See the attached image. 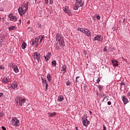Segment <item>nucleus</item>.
<instances>
[{"instance_id": "1", "label": "nucleus", "mask_w": 130, "mask_h": 130, "mask_svg": "<svg viewBox=\"0 0 130 130\" xmlns=\"http://www.w3.org/2000/svg\"><path fill=\"white\" fill-rule=\"evenodd\" d=\"M28 6H29V3L27 1H25L23 4L18 8V13L22 17L28 11Z\"/></svg>"}, {"instance_id": "2", "label": "nucleus", "mask_w": 130, "mask_h": 130, "mask_svg": "<svg viewBox=\"0 0 130 130\" xmlns=\"http://www.w3.org/2000/svg\"><path fill=\"white\" fill-rule=\"evenodd\" d=\"M56 40L59 42L60 46H64V40L61 34L58 33L56 35Z\"/></svg>"}, {"instance_id": "3", "label": "nucleus", "mask_w": 130, "mask_h": 130, "mask_svg": "<svg viewBox=\"0 0 130 130\" xmlns=\"http://www.w3.org/2000/svg\"><path fill=\"white\" fill-rule=\"evenodd\" d=\"M84 1H82V0H76V3L73 6V9L75 10V11H78L79 8L84 7Z\"/></svg>"}, {"instance_id": "4", "label": "nucleus", "mask_w": 130, "mask_h": 130, "mask_svg": "<svg viewBox=\"0 0 130 130\" xmlns=\"http://www.w3.org/2000/svg\"><path fill=\"white\" fill-rule=\"evenodd\" d=\"M15 100L16 101V104H19L20 106L24 105V104L26 102V99H22L20 96H16Z\"/></svg>"}, {"instance_id": "5", "label": "nucleus", "mask_w": 130, "mask_h": 130, "mask_svg": "<svg viewBox=\"0 0 130 130\" xmlns=\"http://www.w3.org/2000/svg\"><path fill=\"white\" fill-rule=\"evenodd\" d=\"M11 121L12 125H13V126H20V120L16 117H13Z\"/></svg>"}, {"instance_id": "6", "label": "nucleus", "mask_w": 130, "mask_h": 130, "mask_svg": "<svg viewBox=\"0 0 130 130\" xmlns=\"http://www.w3.org/2000/svg\"><path fill=\"white\" fill-rule=\"evenodd\" d=\"M103 40V37L100 35H98L94 37L93 41H97V42H102Z\"/></svg>"}, {"instance_id": "7", "label": "nucleus", "mask_w": 130, "mask_h": 130, "mask_svg": "<svg viewBox=\"0 0 130 130\" xmlns=\"http://www.w3.org/2000/svg\"><path fill=\"white\" fill-rule=\"evenodd\" d=\"M82 121L83 125H84V126H87L90 123V121H89L88 119H87V116H86L85 117H84V118H82Z\"/></svg>"}, {"instance_id": "8", "label": "nucleus", "mask_w": 130, "mask_h": 130, "mask_svg": "<svg viewBox=\"0 0 130 130\" xmlns=\"http://www.w3.org/2000/svg\"><path fill=\"white\" fill-rule=\"evenodd\" d=\"M40 57H41V55H40V53L37 52L34 53V59H37V60H38L39 62V60H40Z\"/></svg>"}, {"instance_id": "9", "label": "nucleus", "mask_w": 130, "mask_h": 130, "mask_svg": "<svg viewBox=\"0 0 130 130\" xmlns=\"http://www.w3.org/2000/svg\"><path fill=\"white\" fill-rule=\"evenodd\" d=\"M8 18L10 19L11 21H13V22L17 21V17L13 15V13H10L8 16Z\"/></svg>"}, {"instance_id": "10", "label": "nucleus", "mask_w": 130, "mask_h": 130, "mask_svg": "<svg viewBox=\"0 0 130 130\" xmlns=\"http://www.w3.org/2000/svg\"><path fill=\"white\" fill-rule=\"evenodd\" d=\"M63 10L64 11L65 13H66V14H68L69 16H71L72 12H71V11H70V10H69V7L65 6L64 7H63Z\"/></svg>"}, {"instance_id": "11", "label": "nucleus", "mask_w": 130, "mask_h": 130, "mask_svg": "<svg viewBox=\"0 0 130 130\" xmlns=\"http://www.w3.org/2000/svg\"><path fill=\"white\" fill-rule=\"evenodd\" d=\"M38 41H39V39H38V38H36L34 39H31L30 43L31 45H35V44H37Z\"/></svg>"}, {"instance_id": "12", "label": "nucleus", "mask_w": 130, "mask_h": 130, "mask_svg": "<svg viewBox=\"0 0 130 130\" xmlns=\"http://www.w3.org/2000/svg\"><path fill=\"white\" fill-rule=\"evenodd\" d=\"M12 69L14 72H15L16 74H18V73H19V68H18V66L16 64L12 65Z\"/></svg>"}, {"instance_id": "13", "label": "nucleus", "mask_w": 130, "mask_h": 130, "mask_svg": "<svg viewBox=\"0 0 130 130\" xmlns=\"http://www.w3.org/2000/svg\"><path fill=\"white\" fill-rule=\"evenodd\" d=\"M61 71L62 72V74H66L67 73V65L63 64L61 67Z\"/></svg>"}, {"instance_id": "14", "label": "nucleus", "mask_w": 130, "mask_h": 130, "mask_svg": "<svg viewBox=\"0 0 130 130\" xmlns=\"http://www.w3.org/2000/svg\"><path fill=\"white\" fill-rule=\"evenodd\" d=\"M10 82V79H9V77H4L2 79V83L3 84H8Z\"/></svg>"}, {"instance_id": "15", "label": "nucleus", "mask_w": 130, "mask_h": 130, "mask_svg": "<svg viewBox=\"0 0 130 130\" xmlns=\"http://www.w3.org/2000/svg\"><path fill=\"white\" fill-rule=\"evenodd\" d=\"M17 86H18V83H17V82L13 81L11 85V87L12 88V89H16V88H17Z\"/></svg>"}, {"instance_id": "16", "label": "nucleus", "mask_w": 130, "mask_h": 130, "mask_svg": "<svg viewBox=\"0 0 130 130\" xmlns=\"http://www.w3.org/2000/svg\"><path fill=\"white\" fill-rule=\"evenodd\" d=\"M84 34H85L86 36H88V37H90L91 31H90V30H89L88 29H86L85 32H84Z\"/></svg>"}, {"instance_id": "17", "label": "nucleus", "mask_w": 130, "mask_h": 130, "mask_svg": "<svg viewBox=\"0 0 130 130\" xmlns=\"http://www.w3.org/2000/svg\"><path fill=\"white\" fill-rule=\"evenodd\" d=\"M122 99L124 104H127V103H128V100H127V99L125 98L124 96H123L122 97Z\"/></svg>"}, {"instance_id": "18", "label": "nucleus", "mask_w": 130, "mask_h": 130, "mask_svg": "<svg viewBox=\"0 0 130 130\" xmlns=\"http://www.w3.org/2000/svg\"><path fill=\"white\" fill-rule=\"evenodd\" d=\"M47 58H46V61H48L49 59H50V57H51V52H49L47 54H46Z\"/></svg>"}, {"instance_id": "19", "label": "nucleus", "mask_w": 130, "mask_h": 130, "mask_svg": "<svg viewBox=\"0 0 130 130\" xmlns=\"http://www.w3.org/2000/svg\"><path fill=\"white\" fill-rule=\"evenodd\" d=\"M112 63L113 65V67H117V66H118V61H117V60H112Z\"/></svg>"}, {"instance_id": "20", "label": "nucleus", "mask_w": 130, "mask_h": 130, "mask_svg": "<svg viewBox=\"0 0 130 130\" xmlns=\"http://www.w3.org/2000/svg\"><path fill=\"white\" fill-rule=\"evenodd\" d=\"M87 28H80V27H78L77 28V30L78 31H80V32H82V33H84L85 34V32H86V30Z\"/></svg>"}, {"instance_id": "21", "label": "nucleus", "mask_w": 130, "mask_h": 130, "mask_svg": "<svg viewBox=\"0 0 130 130\" xmlns=\"http://www.w3.org/2000/svg\"><path fill=\"white\" fill-rule=\"evenodd\" d=\"M9 31H13V30H17V26H11L8 28Z\"/></svg>"}, {"instance_id": "22", "label": "nucleus", "mask_w": 130, "mask_h": 130, "mask_svg": "<svg viewBox=\"0 0 130 130\" xmlns=\"http://www.w3.org/2000/svg\"><path fill=\"white\" fill-rule=\"evenodd\" d=\"M47 79L48 82H49V83H50L51 82V76L50 75V74L48 73L47 75Z\"/></svg>"}, {"instance_id": "23", "label": "nucleus", "mask_w": 130, "mask_h": 130, "mask_svg": "<svg viewBox=\"0 0 130 130\" xmlns=\"http://www.w3.org/2000/svg\"><path fill=\"white\" fill-rule=\"evenodd\" d=\"M44 85H46V90L47 91V89H48V81L47 80H45V82L43 83Z\"/></svg>"}, {"instance_id": "24", "label": "nucleus", "mask_w": 130, "mask_h": 130, "mask_svg": "<svg viewBox=\"0 0 130 130\" xmlns=\"http://www.w3.org/2000/svg\"><path fill=\"white\" fill-rule=\"evenodd\" d=\"M49 116L50 117H54L55 115H56V113L55 112H54L53 113H49Z\"/></svg>"}, {"instance_id": "25", "label": "nucleus", "mask_w": 130, "mask_h": 130, "mask_svg": "<svg viewBox=\"0 0 130 130\" xmlns=\"http://www.w3.org/2000/svg\"><path fill=\"white\" fill-rule=\"evenodd\" d=\"M80 76H78L76 78V83H80L82 81V80H81V78H80Z\"/></svg>"}, {"instance_id": "26", "label": "nucleus", "mask_w": 130, "mask_h": 130, "mask_svg": "<svg viewBox=\"0 0 130 130\" xmlns=\"http://www.w3.org/2000/svg\"><path fill=\"white\" fill-rule=\"evenodd\" d=\"M26 46H27V44L26 43V42H23L22 44V49H25L26 48Z\"/></svg>"}, {"instance_id": "27", "label": "nucleus", "mask_w": 130, "mask_h": 130, "mask_svg": "<svg viewBox=\"0 0 130 130\" xmlns=\"http://www.w3.org/2000/svg\"><path fill=\"white\" fill-rule=\"evenodd\" d=\"M64 98L63 96V95H59L58 98V100L60 102H61V101H62V100H63Z\"/></svg>"}, {"instance_id": "28", "label": "nucleus", "mask_w": 130, "mask_h": 130, "mask_svg": "<svg viewBox=\"0 0 130 130\" xmlns=\"http://www.w3.org/2000/svg\"><path fill=\"white\" fill-rule=\"evenodd\" d=\"M42 40H40V41H38L37 44L35 45V47H38V45H39V44H41Z\"/></svg>"}, {"instance_id": "29", "label": "nucleus", "mask_w": 130, "mask_h": 130, "mask_svg": "<svg viewBox=\"0 0 130 130\" xmlns=\"http://www.w3.org/2000/svg\"><path fill=\"white\" fill-rule=\"evenodd\" d=\"M51 63H52V66L53 67H56V61L53 60V61H52Z\"/></svg>"}, {"instance_id": "30", "label": "nucleus", "mask_w": 130, "mask_h": 130, "mask_svg": "<svg viewBox=\"0 0 130 130\" xmlns=\"http://www.w3.org/2000/svg\"><path fill=\"white\" fill-rule=\"evenodd\" d=\"M99 88V90L100 92H101V91H102V89H103V88H104V86L103 85H99L98 86Z\"/></svg>"}, {"instance_id": "31", "label": "nucleus", "mask_w": 130, "mask_h": 130, "mask_svg": "<svg viewBox=\"0 0 130 130\" xmlns=\"http://www.w3.org/2000/svg\"><path fill=\"white\" fill-rule=\"evenodd\" d=\"M43 38H44V35H41V36H39L38 39L43 40Z\"/></svg>"}, {"instance_id": "32", "label": "nucleus", "mask_w": 130, "mask_h": 130, "mask_svg": "<svg viewBox=\"0 0 130 130\" xmlns=\"http://www.w3.org/2000/svg\"><path fill=\"white\" fill-rule=\"evenodd\" d=\"M4 40H5V38H1L0 39V43H3V42H4Z\"/></svg>"}, {"instance_id": "33", "label": "nucleus", "mask_w": 130, "mask_h": 130, "mask_svg": "<svg viewBox=\"0 0 130 130\" xmlns=\"http://www.w3.org/2000/svg\"><path fill=\"white\" fill-rule=\"evenodd\" d=\"M96 19L98 21H99V20L101 19V16H100V15H96Z\"/></svg>"}, {"instance_id": "34", "label": "nucleus", "mask_w": 130, "mask_h": 130, "mask_svg": "<svg viewBox=\"0 0 130 130\" xmlns=\"http://www.w3.org/2000/svg\"><path fill=\"white\" fill-rule=\"evenodd\" d=\"M106 98H107V99H106ZM105 99H106V101H108V100H109V99H108V96L105 97V98H104V99H103V101H105Z\"/></svg>"}, {"instance_id": "35", "label": "nucleus", "mask_w": 130, "mask_h": 130, "mask_svg": "<svg viewBox=\"0 0 130 130\" xmlns=\"http://www.w3.org/2000/svg\"><path fill=\"white\" fill-rule=\"evenodd\" d=\"M41 80H42V83L43 84V83H44V82L45 81V80H46V79L43 78V77H41Z\"/></svg>"}, {"instance_id": "36", "label": "nucleus", "mask_w": 130, "mask_h": 130, "mask_svg": "<svg viewBox=\"0 0 130 130\" xmlns=\"http://www.w3.org/2000/svg\"><path fill=\"white\" fill-rule=\"evenodd\" d=\"M66 84L67 86H71V82H70V80H68V81L66 83Z\"/></svg>"}, {"instance_id": "37", "label": "nucleus", "mask_w": 130, "mask_h": 130, "mask_svg": "<svg viewBox=\"0 0 130 130\" xmlns=\"http://www.w3.org/2000/svg\"><path fill=\"white\" fill-rule=\"evenodd\" d=\"M4 116V112H0V117H3Z\"/></svg>"}, {"instance_id": "38", "label": "nucleus", "mask_w": 130, "mask_h": 130, "mask_svg": "<svg viewBox=\"0 0 130 130\" xmlns=\"http://www.w3.org/2000/svg\"><path fill=\"white\" fill-rule=\"evenodd\" d=\"M50 5H53V0H49Z\"/></svg>"}, {"instance_id": "39", "label": "nucleus", "mask_w": 130, "mask_h": 130, "mask_svg": "<svg viewBox=\"0 0 130 130\" xmlns=\"http://www.w3.org/2000/svg\"><path fill=\"white\" fill-rule=\"evenodd\" d=\"M0 70H5V67L3 66H0Z\"/></svg>"}, {"instance_id": "40", "label": "nucleus", "mask_w": 130, "mask_h": 130, "mask_svg": "<svg viewBox=\"0 0 130 130\" xmlns=\"http://www.w3.org/2000/svg\"><path fill=\"white\" fill-rule=\"evenodd\" d=\"M96 82L98 83V84H99V83H100V79H99V78H98L96 80Z\"/></svg>"}, {"instance_id": "41", "label": "nucleus", "mask_w": 130, "mask_h": 130, "mask_svg": "<svg viewBox=\"0 0 130 130\" xmlns=\"http://www.w3.org/2000/svg\"><path fill=\"white\" fill-rule=\"evenodd\" d=\"M55 49L56 50H59V47L58 46H56L55 47Z\"/></svg>"}, {"instance_id": "42", "label": "nucleus", "mask_w": 130, "mask_h": 130, "mask_svg": "<svg viewBox=\"0 0 130 130\" xmlns=\"http://www.w3.org/2000/svg\"><path fill=\"white\" fill-rule=\"evenodd\" d=\"M104 51H107V47H105L104 48Z\"/></svg>"}, {"instance_id": "43", "label": "nucleus", "mask_w": 130, "mask_h": 130, "mask_svg": "<svg viewBox=\"0 0 130 130\" xmlns=\"http://www.w3.org/2000/svg\"><path fill=\"white\" fill-rule=\"evenodd\" d=\"M103 130H107L106 129V126H105V125H103Z\"/></svg>"}, {"instance_id": "44", "label": "nucleus", "mask_w": 130, "mask_h": 130, "mask_svg": "<svg viewBox=\"0 0 130 130\" xmlns=\"http://www.w3.org/2000/svg\"><path fill=\"white\" fill-rule=\"evenodd\" d=\"M108 105H111V102L108 101L107 103Z\"/></svg>"}, {"instance_id": "45", "label": "nucleus", "mask_w": 130, "mask_h": 130, "mask_svg": "<svg viewBox=\"0 0 130 130\" xmlns=\"http://www.w3.org/2000/svg\"><path fill=\"white\" fill-rule=\"evenodd\" d=\"M45 4H47L48 3H49V1L48 0H45Z\"/></svg>"}, {"instance_id": "46", "label": "nucleus", "mask_w": 130, "mask_h": 130, "mask_svg": "<svg viewBox=\"0 0 130 130\" xmlns=\"http://www.w3.org/2000/svg\"><path fill=\"white\" fill-rule=\"evenodd\" d=\"M127 97H129V96H130V91L127 92Z\"/></svg>"}, {"instance_id": "47", "label": "nucleus", "mask_w": 130, "mask_h": 130, "mask_svg": "<svg viewBox=\"0 0 130 130\" xmlns=\"http://www.w3.org/2000/svg\"><path fill=\"white\" fill-rule=\"evenodd\" d=\"M18 22H19V24H21L22 23V20H21V19H19L18 20Z\"/></svg>"}, {"instance_id": "48", "label": "nucleus", "mask_w": 130, "mask_h": 130, "mask_svg": "<svg viewBox=\"0 0 130 130\" xmlns=\"http://www.w3.org/2000/svg\"><path fill=\"white\" fill-rule=\"evenodd\" d=\"M3 95H4V93L0 92V97H2V96H3Z\"/></svg>"}, {"instance_id": "49", "label": "nucleus", "mask_w": 130, "mask_h": 130, "mask_svg": "<svg viewBox=\"0 0 130 130\" xmlns=\"http://www.w3.org/2000/svg\"><path fill=\"white\" fill-rule=\"evenodd\" d=\"M86 88H87V86H86V84L84 85V88L86 90Z\"/></svg>"}, {"instance_id": "50", "label": "nucleus", "mask_w": 130, "mask_h": 130, "mask_svg": "<svg viewBox=\"0 0 130 130\" xmlns=\"http://www.w3.org/2000/svg\"><path fill=\"white\" fill-rule=\"evenodd\" d=\"M38 28H40L41 29V25H39L38 26Z\"/></svg>"}, {"instance_id": "51", "label": "nucleus", "mask_w": 130, "mask_h": 130, "mask_svg": "<svg viewBox=\"0 0 130 130\" xmlns=\"http://www.w3.org/2000/svg\"><path fill=\"white\" fill-rule=\"evenodd\" d=\"M44 57H45V60H46V59L47 58V57L45 55V56H44Z\"/></svg>"}, {"instance_id": "52", "label": "nucleus", "mask_w": 130, "mask_h": 130, "mask_svg": "<svg viewBox=\"0 0 130 130\" xmlns=\"http://www.w3.org/2000/svg\"><path fill=\"white\" fill-rule=\"evenodd\" d=\"M105 95H106L105 93L103 94V96H105Z\"/></svg>"}, {"instance_id": "53", "label": "nucleus", "mask_w": 130, "mask_h": 130, "mask_svg": "<svg viewBox=\"0 0 130 130\" xmlns=\"http://www.w3.org/2000/svg\"><path fill=\"white\" fill-rule=\"evenodd\" d=\"M90 114H92V112H91V111H90Z\"/></svg>"}, {"instance_id": "54", "label": "nucleus", "mask_w": 130, "mask_h": 130, "mask_svg": "<svg viewBox=\"0 0 130 130\" xmlns=\"http://www.w3.org/2000/svg\"><path fill=\"white\" fill-rule=\"evenodd\" d=\"M121 85H124V84H123V83H121Z\"/></svg>"}, {"instance_id": "55", "label": "nucleus", "mask_w": 130, "mask_h": 130, "mask_svg": "<svg viewBox=\"0 0 130 130\" xmlns=\"http://www.w3.org/2000/svg\"><path fill=\"white\" fill-rule=\"evenodd\" d=\"M76 130H78V127H76Z\"/></svg>"}, {"instance_id": "56", "label": "nucleus", "mask_w": 130, "mask_h": 130, "mask_svg": "<svg viewBox=\"0 0 130 130\" xmlns=\"http://www.w3.org/2000/svg\"><path fill=\"white\" fill-rule=\"evenodd\" d=\"M2 19V18L0 17V20Z\"/></svg>"}, {"instance_id": "57", "label": "nucleus", "mask_w": 130, "mask_h": 130, "mask_svg": "<svg viewBox=\"0 0 130 130\" xmlns=\"http://www.w3.org/2000/svg\"><path fill=\"white\" fill-rule=\"evenodd\" d=\"M0 31H2V30L0 29Z\"/></svg>"}]
</instances>
